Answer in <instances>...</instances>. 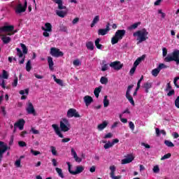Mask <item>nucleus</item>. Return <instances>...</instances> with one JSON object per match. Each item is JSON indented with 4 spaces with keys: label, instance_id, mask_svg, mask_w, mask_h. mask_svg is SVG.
<instances>
[{
    "label": "nucleus",
    "instance_id": "nucleus-1",
    "mask_svg": "<svg viewBox=\"0 0 179 179\" xmlns=\"http://www.w3.org/2000/svg\"><path fill=\"white\" fill-rule=\"evenodd\" d=\"M149 32L146 29H143L142 30H138L133 34L134 37H137V44H141V43H143V41H146L149 38L148 36Z\"/></svg>",
    "mask_w": 179,
    "mask_h": 179
},
{
    "label": "nucleus",
    "instance_id": "nucleus-2",
    "mask_svg": "<svg viewBox=\"0 0 179 179\" xmlns=\"http://www.w3.org/2000/svg\"><path fill=\"white\" fill-rule=\"evenodd\" d=\"M125 33H127L125 29H118L115 32V36L111 38V44L114 45V44L118 43L120 40L124 38L125 36Z\"/></svg>",
    "mask_w": 179,
    "mask_h": 179
},
{
    "label": "nucleus",
    "instance_id": "nucleus-3",
    "mask_svg": "<svg viewBox=\"0 0 179 179\" xmlns=\"http://www.w3.org/2000/svg\"><path fill=\"white\" fill-rule=\"evenodd\" d=\"M165 62H171V61H175L176 65H179V50H174L172 53V56L168 55L164 59Z\"/></svg>",
    "mask_w": 179,
    "mask_h": 179
},
{
    "label": "nucleus",
    "instance_id": "nucleus-4",
    "mask_svg": "<svg viewBox=\"0 0 179 179\" xmlns=\"http://www.w3.org/2000/svg\"><path fill=\"white\" fill-rule=\"evenodd\" d=\"M60 129L62 132H68V131L71 129V123H69L68 119L63 118L62 121H60Z\"/></svg>",
    "mask_w": 179,
    "mask_h": 179
},
{
    "label": "nucleus",
    "instance_id": "nucleus-5",
    "mask_svg": "<svg viewBox=\"0 0 179 179\" xmlns=\"http://www.w3.org/2000/svg\"><path fill=\"white\" fill-rule=\"evenodd\" d=\"M66 164L69 167V173H70V174H72V176H76V174H80V173H83V170H85V167H83V166H77L76 171H73L71 170V163L66 162Z\"/></svg>",
    "mask_w": 179,
    "mask_h": 179
},
{
    "label": "nucleus",
    "instance_id": "nucleus-6",
    "mask_svg": "<svg viewBox=\"0 0 179 179\" xmlns=\"http://www.w3.org/2000/svg\"><path fill=\"white\" fill-rule=\"evenodd\" d=\"M0 163L3 159V153L10 149V147H8V145L5 144L3 141H0Z\"/></svg>",
    "mask_w": 179,
    "mask_h": 179
},
{
    "label": "nucleus",
    "instance_id": "nucleus-7",
    "mask_svg": "<svg viewBox=\"0 0 179 179\" xmlns=\"http://www.w3.org/2000/svg\"><path fill=\"white\" fill-rule=\"evenodd\" d=\"M50 55L52 57H55L56 58H59V57H64V52H61L59 49L56 48H50Z\"/></svg>",
    "mask_w": 179,
    "mask_h": 179
},
{
    "label": "nucleus",
    "instance_id": "nucleus-8",
    "mask_svg": "<svg viewBox=\"0 0 179 179\" xmlns=\"http://www.w3.org/2000/svg\"><path fill=\"white\" fill-rule=\"evenodd\" d=\"M67 117L68 118H72L74 117L75 118H80V115H79V113L76 110L75 108H70L67 111Z\"/></svg>",
    "mask_w": 179,
    "mask_h": 179
},
{
    "label": "nucleus",
    "instance_id": "nucleus-9",
    "mask_svg": "<svg viewBox=\"0 0 179 179\" xmlns=\"http://www.w3.org/2000/svg\"><path fill=\"white\" fill-rule=\"evenodd\" d=\"M26 9H27V1H24V6L21 3L17 6L15 13H23V12H26Z\"/></svg>",
    "mask_w": 179,
    "mask_h": 179
},
{
    "label": "nucleus",
    "instance_id": "nucleus-10",
    "mask_svg": "<svg viewBox=\"0 0 179 179\" xmlns=\"http://www.w3.org/2000/svg\"><path fill=\"white\" fill-rule=\"evenodd\" d=\"M109 65L110 68H113L115 71H120V69H122V66H124V64H121V62L118 61L110 62Z\"/></svg>",
    "mask_w": 179,
    "mask_h": 179
},
{
    "label": "nucleus",
    "instance_id": "nucleus-11",
    "mask_svg": "<svg viewBox=\"0 0 179 179\" xmlns=\"http://www.w3.org/2000/svg\"><path fill=\"white\" fill-rule=\"evenodd\" d=\"M26 111L27 114H32V115H36V109H34V106H33V103L30 102V101H29L27 103Z\"/></svg>",
    "mask_w": 179,
    "mask_h": 179
},
{
    "label": "nucleus",
    "instance_id": "nucleus-12",
    "mask_svg": "<svg viewBox=\"0 0 179 179\" xmlns=\"http://www.w3.org/2000/svg\"><path fill=\"white\" fill-rule=\"evenodd\" d=\"M15 30V27L13 25H6L0 27V33H9Z\"/></svg>",
    "mask_w": 179,
    "mask_h": 179
},
{
    "label": "nucleus",
    "instance_id": "nucleus-13",
    "mask_svg": "<svg viewBox=\"0 0 179 179\" xmlns=\"http://www.w3.org/2000/svg\"><path fill=\"white\" fill-rule=\"evenodd\" d=\"M111 30L110 28V22H108L106 29H99L98 30V36H106Z\"/></svg>",
    "mask_w": 179,
    "mask_h": 179
},
{
    "label": "nucleus",
    "instance_id": "nucleus-14",
    "mask_svg": "<svg viewBox=\"0 0 179 179\" xmlns=\"http://www.w3.org/2000/svg\"><path fill=\"white\" fill-rule=\"evenodd\" d=\"M25 123L26 122L24 119H20L17 122L14 124V128L16 129V127H18L20 131H23Z\"/></svg>",
    "mask_w": 179,
    "mask_h": 179
},
{
    "label": "nucleus",
    "instance_id": "nucleus-15",
    "mask_svg": "<svg viewBox=\"0 0 179 179\" xmlns=\"http://www.w3.org/2000/svg\"><path fill=\"white\" fill-rule=\"evenodd\" d=\"M109 169L110 170V178H112V179H121V178H122L121 176H115V169H116L115 166H110Z\"/></svg>",
    "mask_w": 179,
    "mask_h": 179
},
{
    "label": "nucleus",
    "instance_id": "nucleus-16",
    "mask_svg": "<svg viewBox=\"0 0 179 179\" xmlns=\"http://www.w3.org/2000/svg\"><path fill=\"white\" fill-rule=\"evenodd\" d=\"M52 127L53 128L55 134H57L59 138H64V135L61 133V130H59V127L57 124H53Z\"/></svg>",
    "mask_w": 179,
    "mask_h": 179
},
{
    "label": "nucleus",
    "instance_id": "nucleus-17",
    "mask_svg": "<svg viewBox=\"0 0 179 179\" xmlns=\"http://www.w3.org/2000/svg\"><path fill=\"white\" fill-rule=\"evenodd\" d=\"M83 100L87 107H89L91 103H93V98L89 95L84 96Z\"/></svg>",
    "mask_w": 179,
    "mask_h": 179
},
{
    "label": "nucleus",
    "instance_id": "nucleus-18",
    "mask_svg": "<svg viewBox=\"0 0 179 179\" xmlns=\"http://www.w3.org/2000/svg\"><path fill=\"white\" fill-rule=\"evenodd\" d=\"M45 27H42L41 29L44 31H52V25H51V23L47 22L45 24Z\"/></svg>",
    "mask_w": 179,
    "mask_h": 179
},
{
    "label": "nucleus",
    "instance_id": "nucleus-19",
    "mask_svg": "<svg viewBox=\"0 0 179 179\" xmlns=\"http://www.w3.org/2000/svg\"><path fill=\"white\" fill-rule=\"evenodd\" d=\"M55 3L58 5V9H66V6L63 5L62 0H52Z\"/></svg>",
    "mask_w": 179,
    "mask_h": 179
},
{
    "label": "nucleus",
    "instance_id": "nucleus-20",
    "mask_svg": "<svg viewBox=\"0 0 179 179\" xmlns=\"http://www.w3.org/2000/svg\"><path fill=\"white\" fill-rule=\"evenodd\" d=\"M107 125H108V122L107 121H103L101 124H99L97 126V129L99 131H103V129H104L105 128L107 127Z\"/></svg>",
    "mask_w": 179,
    "mask_h": 179
},
{
    "label": "nucleus",
    "instance_id": "nucleus-21",
    "mask_svg": "<svg viewBox=\"0 0 179 179\" xmlns=\"http://www.w3.org/2000/svg\"><path fill=\"white\" fill-rule=\"evenodd\" d=\"M134 157L131 155L130 157L122 159V164H128V163H131L132 161L134 160Z\"/></svg>",
    "mask_w": 179,
    "mask_h": 179
},
{
    "label": "nucleus",
    "instance_id": "nucleus-22",
    "mask_svg": "<svg viewBox=\"0 0 179 179\" xmlns=\"http://www.w3.org/2000/svg\"><path fill=\"white\" fill-rule=\"evenodd\" d=\"M99 22H100V15H96L91 23V27H94V26H96Z\"/></svg>",
    "mask_w": 179,
    "mask_h": 179
},
{
    "label": "nucleus",
    "instance_id": "nucleus-23",
    "mask_svg": "<svg viewBox=\"0 0 179 179\" xmlns=\"http://www.w3.org/2000/svg\"><path fill=\"white\" fill-rule=\"evenodd\" d=\"M48 63L49 65V69H50V71H54V61H52V57H48Z\"/></svg>",
    "mask_w": 179,
    "mask_h": 179
},
{
    "label": "nucleus",
    "instance_id": "nucleus-24",
    "mask_svg": "<svg viewBox=\"0 0 179 179\" xmlns=\"http://www.w3.org/2000/svg\"><path fill=\"white\" fill-rule=\"evenodd\" d=\"M12 38H10V37L2 35L1 41H3V44H9Z\"/></svg>",
    "mask_w": 179,
    "mask_h": 179
},
{
    "label": "nucleus",
    "instance_id": "nucleus-25",
    "mask_svg": "<svg viewBox=\"0 0 179 179\" xmlns=\"http://www.w3.org/2000/svg\"><path fill=\"white\" fill-rule=\"evenodd\" d=\"M145 55H143L141 57L137 58V59L134 62V65L135 66H138V65H139V64H141V62H142V61H143V59H145Z\"/></svg>",
    "mask_w": 179,
    "mask_h": 179
},
{
    "label": "nucleus",
    "instance_id": "nucleus-26",
    "mask_svg": "<svg viewBox=\"0 0 179 179\" xmlns=\"http://www.w3.org/2000/svg\"><path fill=\"white\" fill-rule=\"evenodd\" d=\"M85 45L87 50H90V51H93V50H94V44L92 41L87 42Z\"/></svg>",
    "mask_w": 179,
    "mask_h": 179
},
{
    "label": "nucleus",
    "instance_id": "nucleus-27",
    "mask_svg": "<svg viewBox=\"0 0 179 179\" xmlns=\"http://www.w3.org/2000/svg\"><path fill=\"white\" fill-rule=\"evenodd\" d=\"M101 89H102L101 86H99V87L95 88V90L94 91V94L95 97H96V99H99V96L100 94V92H101Z\"/></svg>",
    "mask_w": 179,
    "mask_h": 179
},
{
    "label": "nucleus",
    "instance_id": "nucleus-28",
    "mask_svg": "<svg viewBox=\"0 0 179 179\" xmlns=\"http://www.w3.org/2000/svg\"><path fill=\"white\" fill-rule=\"evenodd\" d=\"M100 41H101L100 38H96V40H95V45L98 50H103V45L100 44Z\"/></svg>",
    "mask_w": 179,
    "mask_h": 179
},
{
    "label": "nucleus",
    "instance_id": "nucleus-29",
    "mask_svg": "<svg viewBox=\"0 0 179 179\" xmlns=\"http://www.w3.org/2000/svg\"><path fill=\"white\" fill-rule=\"evenodd\" d=\"M55 170L60 178H65V176H64V172H62V169L61 168L56 167Z\"/></svg>",
    "mask_w": 179,
    "mask_h": 179
},
{
    "label": "nucleus",
    "instance_id": "nucleus-30",
    "mask_svg": "<svg viewBox=\"0 0 179 179\" xmlns=\"http://www.w3.org/2000/svg\"><path fill=\"white\" fill-rule=\"evenodd\" d=\"M126 98L131 103V106H135V101H134V98L131 96V94H126Z\"/></svg>",
    "mask_w": 179,
    "mask_h": 179
},
{
    "label": "nucleus",
    "instance_id": "nucleus-31",
    "mask_svg": "<svg viewBox=\"0 0 179 179\" xmlns=\"http://www.w3.org/2000/svg\"><path fill=\"white\" fill-rule=\"evenodd\" d=\"M143 87L145 89V93H149V89H152V83H144Z\"/></svg>",
    "mask_w": 179,
    "mask_h": 179
},
{
    "label": "nucleus",
    "instance_id": "nucleus-32",
    "mask_svg": "<svg viewBox=\"0 0 179 179\" xmlns=\"http://www.w3.org/2000/svg\"><path fill=\"white\" fill-rule=\"evenodd\" d=\"M66 13H67L66 11H64V10L56 12V15H57V16H59V17H65V16H66Z\"/></svg>",
    "mask_w": 179,
    "mask_h": 179
},
{
    "label": "nucleus",
    "instance_id": "nucleus-33",
    "mask_svg": "<svg viewBox=\"0 0 179 179\" xmlns=\"http://www.w3.org/2000/svg\"><path fill=\"white\" fill-rule=\"evenodd\" d=\"M160 73V70L159 68L157 67V69H154L152 71V76H155V78L157 77V76Z\"/></svg>",
    "mask_w": 179,
    "mask_h": 179
},
{
    "label": "nucleus",
    "instance_id": "nucleus-34",
    "mask_svg": "<svg viewBox=\"0 0 179 179\" xmlns=\"http://www.w3.org/2000/svg\"><path fill=\"white\" fill-rule=\"evenodd\" d=\"M141 24V22H136L133 24H131L130 27H129V30H134L135 29H137L138 28V26H139Z\"/></svg>",
    "mask_w": 179,
    "mask_h": 179
},
{
    "label": "nucleus",
    "instance_id": "nucleus-35",
    "mask_svg": "<svg viewBox=\"0 0 179 179\" xmlns=\"http://www.w3.org/2000/svg\"><path fill=\"white\" fill-rule=\"evenodd\" d=\"M26 71L30 72L31 71V60H28L26 64Z\"/></svg>",
    "mask_w": 179,
    "mask_h": 179
},
{
    "label": "nucleus",
    "instance_id": "nucleus-36",
    "mask_svg": "<svg viewBox=\"0 0 179 179\" xmlns=\"http://www.w3.org/2000/svg\"><path fill=\"white\" fill-rule=\"evenodd\" d=\"M20 46L22 48V52L24 55H26V54H27L29 49H27V47H26V45H24V43H20Z\"/></svg>",
    "mask_w": 179,
    "mask_h": 179
},
{
    "label": "nucleus",
    "instance_id": "nucleus-37",
    "mask_svg": "<svg viewBox=\"0 0 179 179\" xmlns=\"http://www.w3.org/2000/svg\"><path fill=\"white\" fill-rule=\"evenodd\" d=\"M101 85H107L108 83V78L106 77H101L100 79Z\"/></svg>",
    "mask_w": 179,
    "mask_h": 179
},
{
    "label": "nucleus",
    "instance_id": "nucleus-38",
    "mask_svg": "<svg viewBox=\"0 0 179 179\" xmlns=\"http://www.w3.org/2000/svg\"><path fill=\"white\" fill-rule=\"evenodd\" d=\"M108 106H110V101L107 99V95H106L103 99V107H108Z\"/></svg>",
    "mask_w": 179,
    "mask_h": 179
},
{
    "label": "nucleus",
    "instance_id": "nucleus-39",
    "mask_svg": "<svg viewBox=\"0 0 179 179\" xmlns=\"http://www.w3.org/2000/svg\"><path fill=\"white\" fill-rule=\"evenodd\" d=\"M164 143L166 146H168V148H174V143H173V142L170 141H167L166 140L164 141Z\"/></svg>",
    "mask_w": 179,
    "mask_h": 179
},
{
    "label": "nucleus",
    "instance_id": "nucleus-40",
    "mask_svg": "<svg viewBox=\"0 0 179 179\" xmlns=\"http://www.w3.org/2000/svg\"><path fill=\"white\" fill-rule=\"evenodd\" d=\"M16 51H17V57H19V58H22V57H23V52H22V50H20V48H16Z\"/></svg>",
    "mask_w": 179,
    "mask_h": 179
},
{
    "label": "nucleus",
    "instance_id": "nucleus-41",
    "mask_svg": "<svg viewBox=\"0 0 179 179\" xmlns=\"http://www.w3.org/2000/svg\"><path fill=\"white\" fill-rule=\"evenodd\" d=\"M59 31H63L64 33H66V31H68V27L64 24H62L60 25Z\"/></svg>",
    "mask_w": 179,
    "mask_h": 179
},
{
    "label": "nucleus",
    "instance_id": "nucleus-42",
    "mask_svg": "<svg viewBox=\"0 0 179 179\" xmlns=\"http://www.w3.org/2000/svg\"><path fill=\"white\" fill-rule=\"evenodd\" d=\"M113 143L108 141L103 145L104 149H110V148H113Z\"/></svg>",
    "mask_w": 179,
    "mask_h": 179
},
{
    "label": "nucleus",
    "instance_id": "nucleus-43",
    "mask_svg": "<svg viewBox=\"0 0 179 179\" xmlns=\"http://www.w3.org/2000/svg\"><path fill=\"white\" fill-rule=\"evenodd\" d=\"M3 79H8L9 78V74L8 73V71L6 70H3V74H2Z\"/></svg>",
    "mask_w": 179,
    "mask_h": 179
},
{
    "label": "nucleus",
    "instance_id": "nucleus-44",
    "mask_svg": "<svg viewBox=\"0 0 179 179\" xmlns=\"http://www.w3.org/2000/svg\"><path fill=\"white\" fill-rule=\"evenodd\" d=\"M171 157V153H167L164 155L162 158L161 160H166V159H170Z\"/></svg>",
    "mask_w": 179,
    "mask_h": 179
},
{
    "label": "nucleus",
    "instance_id": "nucleus-45",
    "mask_svg": "<svg viewBox=\"0 0 179 179\" xmlns=\"http://www.w3.org/2000/svg\"><path fill=\"white\" fill-rule=\"evenodd\" d=\"M50 149H51V152H52V154L53 155V156H57V149L55 148V147L51 146Z\"/></svg>",
    "mask_w": 179,
    "mask_h": 179
},
{
    "label": "nucleus",
    "instance_id": "nucleus-46",
    "mask_svg": "<svg viewBox=\"0 0 179 179\" xmlns=\"http://www.w3.org/2000/svg\"><path fill=\"white\" fill-rule=\"evenodd\" d=\"M30 152L32 155H34V156H38V155H41L40 151H36L33 149H31Z\"/></svg>",
    "mask_w": 179,
    "mask_h": 179
},
{
    "label": "nucleus",
    "instance_id": "nucleus-47",
    "mask_svg": "<svg viewBox=\"0 0 179 179\" xmlns=\"http://www.w3.org/2000/svg\"><path fill=\"white\" fill-rule=\"evenodd\" d=\"M18 145L20 148H25L26 146H27V144L24 141H19Z\"/></svg>",
    "mask_w": 179,
    "mask_h": 179
},
{
    "label": "nucleus",
    "instance_id": "nucleus-48",
    "mask_svg": "<svg viewBox=\"0 0 179 179\" xmlns=\"http://www.w3.org/2000/svg\"><path fill=\"white\" fill-rule=\"evenodd\" d=\"M157 68L159 69L160 71H162V69H166V68H167V66L163 63H161L159 64V66Z\"/></svg>",
    "mask_w": 179,
    "mask_h": 179
},
{
    "label": "nucleus",
    "instance_id": "nucleus-49",
    "mask_svg": "<svg viewBox=\"0 0 179 179\" xmlns=\"http://www.w3.org/2000/svg\"><path fill=\"white\" fill-rule=\"evenodd\" d=\"M1 113L5 117L6 115V110L5 109V106L1 107Z\"/></svg>",
    "mask_w": 179,
    "mask_h": 179
},
{
    "label": "nucleus",
    "instance_id": "nucleus-50",
    "mask_svg": "<svg viewBox=\"0 0 179 179\" xmlns=\"http://www.w3.org/2000/svg\"><path fill=\"white\" fill-rule=\"evenodd\" d=\"M108 69V64H103L102 66H101V71L102 72H106V71H107Z\"/></svg>",
    "mask_w": 179,
    "mask_h": 179
},
{
    "label": "nucleus",
    "instance_id": "nucleus-51",
    "mask_svg": "<svg viewBox=\"0 0 179 179\" xmlns=\"http://www.w3.org/2000/svg\"><path fill=\"white\" fill-rule=\"evenodd\" d=\"M73 64L75 66H79V65H81L80 61H79V59H76L73 62Z\"/></svg>",
    "mask_w": 179,
    "mask_h": 179
},
{
    "label": "nucleus",
    "instance_id": "nucleus-52",
    "mask_svg": "<svg viewBox=\"0 0 179 179\" xmlns=\"http://www.w3.org/2000/svg\"><path fill=\"white\" fill-rule=\"evenodd\" d=\"M173 89V87H171V84L170 83H168L166 84V88L165 90V92H169V90H171Z\"/></svg>",
    "mask_w": 179,
    "mask_h": 179
},
{
    "label": "nucleus",
    "instance_id": "nucleus-53",
    "mask_svg": "<svg viewBox=\"0 0 179 179\" xmlns=\"http://www.w3.org/2000/svg\"><path fill=\"white\" fill-rule=\"evenodd\" d=\"M174 94H176V91H174V90H171L168 92L167 96L169 97H171V96H174Z\"/></svg>",
    "mask_w": 179,
    "mask_h": 179
},
{
    "label": "nucleus",
    "instance_id": "nucleus-54",
    "mask_svg": "<svg viewBox=\"0 0 179 179\" xmlns=\"http://www.w3.org/2000/svg\"><path fill=\"white\" fill-rule=\"evenodd\" d=\"M31 131L34 134V135H38V134H40V131H38V130H36L34 127L31 128Z\"/></svg>",
    "mask_w": 179,
    "mask_h": 179
},
{
    "label": "nucleus",
    "instance_id": "nucleus-55",
    "mask_svg": "<svg viewBox=\"0 0 179 179\" xmlns=\"http://www.w3.org/2000/svg\"><path fill=\"white\" fill-rule=\"evenodd\" d=\"M24 93L27 95L29 94V89H25V90H20V94H22V96L24 94Z\"/></svg>",
    "mask_w": 179,
    "mask_h": 179
},
{
    "label": "nucleus",
    "instance_id": "nucleus-56",
    "mask_svg": "<svg viewBox=\"0 0 179 179\" xmlns=\"http://www.w3.org/2000/svg\"><path fill=\"white\" fill-rule=\"evenodd\" d=\"M129 127L131 131H134L135 129V124L132 122H129Z\"/></svg>",
    "mask_w": 179,
    "mask_h": 179
},
{
    "label": "nucleus",
    "instance_id": "nucleus-57",
    "mask_svg": "<svg viewBox=\"0 0 179 179\" xmlns=\"http://www.w3.org/2000/svg\"><path fill=\"white\" fill-rule=\"evenodd\" d=\"M135 71H136V66L134 65V66L129 71L130 75H134V73H135Z\"/></svg>",
    "mask_w": 179,
    "mask_h": 179
},
{
    "label": "nucleus",
    "instance_id": "nucleus-58",
    "mask_svg": "<svg viewBox=\"0 0 179 179\" xmlns=\"http://www.w3.org/2000/svg\"><path fill=\"white\" fill-rule=\"evenodd\" d=\"M71 155L74 159L78 156V154H76V151H75V149L73 148H71Z\"/></svg>",
    "mask_w": 179,
    "mask_h": 179
},
{
    "label": "nucleus",
    "instance_id": "nucleus-59",
    "mask_svg": "<svg viewBox=\"0 0 179 179\" xmlns=\"http://www.w3.org/2000/svg\"><path fill=\"white\" fill-rule=\"evenodd\" d=\"M159 171H160V168H159V166H155L153 168V172L159 173Z\"/></svg>",
    "mask_w": 179,
    "mask_h": 179
},
{
    "label": "nucleus",
    "instance_id": "nucleus-60",
    "mask_svg": "<svg viewBox=\"0 0 179 179\" xmlns=\"http://www.w3.org/2000/svg\"><path fill=\"white\" fill-rule=\"evenodd\" d=\"M111 138H113V134H111V133H108V134H106L104 136V139H109Z\"/></svg>",
    "mask_w": 179,
    "mask_h": 179
},
{
    "label": "nucleus",
    "instance_id": "nucleus-61",
    "mask_svg": "<svg viewBox=\"0 0 179 179\" xmlns=\"http://www.w3.org/2000/svg\"><path fill=\"white\" fill-rule=\"evenodd\" d=\"M134 87V85H129L126 92V94H131V89Z\"/></svg>",
    "mask_w": 179,
    "mask_h": 179
},
{
    "label": "nucleus",
    "instance_id": "nucleus-62",
    "mask_svg": "<svg viewBox=\"0 0 179 179\" xmlns=\"http://www.w3.org/2000/svg\"><path fill=\"white\" fill-rule=\"evenodd\" d=\"M20 163H21V160L20 159H17L15 161V166L16 167H22V165H20Z\"/></svg>",
    "mask_w": 179,
    "mask_h": 179
},
{
    "label": "nucleus",
    "instance_id": "nucleus-63",
    "mask_svg": "<svg viewBox=\"0 0 179 179\" xmlns=\"http://www.w3.org/2000/svg\"><path fill=\"white\" fill-rule=\"evenodd\" d=\"M52 166L54 167H57V166H58V162H57V159H52Z\"/></svg>",
    "mask_w": 179,
    "mask_h": 179
},
{
    "label": "nucleus",
    "instance_id": "nucleus-64",
    "mask_svg": "<svg viewBox=\"0 0 179 179\" xmlns=\"http://www.w3.org/2000/svg\"><path fill=\"white\" fill-rule=\"evenodd\" d=\"M13 87H16L17 86V77H15L14 81L13 83Z\"/></svg>",
    "mask_w": 179,
    "mask_h": 179
}]
</instances>
